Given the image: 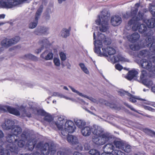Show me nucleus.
<instances>
[{
	"label": "nucleus",
	"mask_w": 155,
	"mask_h": 155,
	"mask_svg": "<svg viewBox=\"0 0 155 155\" xmlns=\"http://www.w3.org/2000/svg\"><path fill=\"white\" fill-rule=\"evenodd\" d=\"M15 136L14 134H10L6 136V141L10 143L7 145L5 150L2 146H0V155H10V152L17 154L18 148L15 143L18 141V140L15 139Z\"/></svg>",
	"instance_id": "f257e3e1"
},
{
	"label": "nucleus",
	"mask_w": 155,
	"mask_h": 155,
	"mask_svg": "<svg viewBox=\"0 0 155 155\" xmlns=\"http://www.w3.org/2000/svg\"><path fill=\"white\" fill-rule=\"evenodd\" d=\"M93 39L94 40V44L95 48L94 52L97 54H100L101 56H103V52H101V49L103 46L102 43L104 45H108L111 44V41L110 39L104 34L100 33L98 37V40H96L95 32L93 33Z\"/></svg>",
	"instance_id": "f03ea898"
},
{
	"label": "nucleus",
	"mask_w": 155,
	"mask_h": 155,
	"mask_svg": "<svg viewBox=\"0 0 155 155\" xmlns=\"http://www.w3.org/2000/svg\"><path fill=\"white\" fill-rule=\"evenodd\" d=\"M36 147L40 150L42 155H54L56 153L55 148L52 144L49 145L48 143L43 144L40 142L36 145Z\"/></svg>",
	"instance_id": "7ed1b4c3"
},
{
	"label": "nucleus",
	"mask_w": 155,
	"mask_h": 155,
	"mask_svg": "<svg viewBox=\"0 0 155 155\" xmlns=\"http://www.w3.org/2000/svg\"><path fill=\"white\" fill-rule=\"evenodd\" d=\"M144 14L139 11L137 16L136 17H133L132 18L129 20L128 22V25L129 26L133 25L132 27V29L134 31L137 30L139 25V21L142 20L143 18Z\"/></svg>",
	"instance_id": "20e7f679"
},
{
	"label": "nucleus",
	"mask_w": 155,
	"mask_h": 155,
	"mask_svg": "<svg viewBox=\"0 0 155 155\" xmlns=\"http://www.w3.org/2000/svg\"><path fill=\"white\" fill-rule=\"evenodd\" d=\"M108 17L106 15H102L101 18L99 16L98 18L95 21L97 25H101L99 27L100 30L101 31L105 32L108 29Z\"/></svg>",
	"instance_id": "39448f33"
},
{
	"label": "nucleus",
	"mask_w": 155,
	"mask_h": 155,
	"mask_svg": "<svg viewBox=\"0 0 155 155\" xmlns=\"http://www.w3.org/2000/svg\"><path fill=\"white\" fill-rule=\"evenodd\" d=\"M111 138L109 134H104L101 137L93 136L92 140L96 144L101 145L105 144Z\"/></svg>",
	"instance_id": "423d86ee"
},
{
	"label": "nucleus",
	"mask_w": 155,
	"mask_h": 155,
	"mask_svg": "<svg viewBox=\"0 0 155 155\" xmlns=\"http://www.w3.org/2000/svg\"><path fill=\"white\" fill-rule=\"evenodd\" d=\"M130 101L132 103H135L138 102L139 103V104L140 105L143 106V108L146 110H148L152 111H153L154 110L151 107L145 105V104H147V102H146L145 99L138 98L137 97H135L134 96H133L131 97H130L129 98Z\"/></svg>",
	"instance_id": "0eeeda50"
},
{
	"label": "nucleus",
	"mask_w": 155,
	"mask_h": 155,
	"mask_svg": "<svg viewBox=\"0 0 155 155\" xmlns=\"http://www.w3.org/2000/svg\"><path fill=\"white\" fill-rule=\"evenodd\" d=\"M8 112L10 114L16 116H19V111L16 109L7 105H0V113Z\"/></svg>",
	"instance_id": "6e6552de"
},
{
	"label": "nucleus",
	"mask_w": 155,
	"mask_h": 155,
	"mask_svg": "<svg viewBox=\"0 0 155 155\" xmlns=\"http://www.w3.org/2000/svg\"><path fill=\"white\" fill-rule=\"evenodd\" d=\"M20 39V38L19 36H15L11 39L5 38L1 41V44L2 47L8 48L16 43Z\"/></svg>",
	"instance_id": "1a4fd4ad"
},
{
	"label": "nucleus",
	"mask_w": 155,
	"mask_h": 155,
	"mask_svg": "<svg viewBox=\"0 0 155 155\" xmlns=\"http://www.w3.org/2000/svg\"><path fill=\"white\" fill-rule=\"evenodd\" d=\"M140 63L141 67L143 68L146 69L150 72L154 73L155 72V66H153L150 61L143 59L140 61Z\"/></svg>",
	"instance_id": "9d476101"
},
{
	"label": "nucleus",
	"mask_w": 155,
	"mask_h": 155,
	"mask_svg": "<svg viewBox=\"0 0 155 155\" xmlns=\"http://www.w3.org/2000/svg\"><path fill=\"white\" fill-rule=\"evenodd\" d=\"M138 30L139 33L144 34L146 36L151 37L150 36L152 35V32L150 29L147 30V27L144 24H140L139 23Z\"/></svg>",
	"instance_id": "9b49d317"
},
{
	"label": "nucleus",
	"mask_w": 155,
	"mask_h": 155,
	"mask_svg": "<svg viewBox=\"0 0 155 155\" xmlns=\"http://www.w3.org/2000/svg\"><path fill=\"white\" fill-rule=\"evenodd\" d=\"M43 5H41L38 9L35 15V22H32L29 24V28H34L37 25L38 23V19L40 16L43 10Z\"/></svg>",
	"instance_id": "f8f14e48"
},
{
	"label": "nucleus",
	"mask_w": 155,
	"mask_h": 155,
	"mask_svg": "<svg viewBox=\"0 0 155 155\" xmlns=\"http://www.w3.org/2000/svg\"><path fill=\"white\" fill-rule=\"evenodd\" d=\"M76 126L74 122L71 120L66 121L65 124V131L68 133H73L76 129Z\"/></svg>",
	"instance_id": "ddd939ff"
},
{
	"label": "nucleus",
	"mask_w": 155,
	"mask_h": 155,
	"mask_svg": "<svg viewBox=\"0 0 155 155\" xmlns=\"http://www.w3.org/2000/svg\"><path fill=\"white\" fill-rule=\"evenodd\" d=\"M147 72L143 70L141 71V74L140 76V80L142 83L146 86L148 87L152 84V82L151 81H148L147 79H144L147 75Z\"/></svg>",
	"instance_id": "4468645a"
},
{
	"label": "nucleus",
	"mask_w": 155,
	"mask_h": 155,
	"mask_svg": "<svg viewBox=\"0 0 155 155\" xmlns=\"http://www.w3.org/2000/svg\"><path fill=\"white\" fill-rule=\"evenodd\" d=\"M110 22L111 25L114 26L119 25L122 22L121 18L118 15L112 16L111 18Z\"/></svg>",
	"instance_id": "2eb2a0df"
},
{
	"label": "nucleus",
	"mask_w": 155,
	"mask_h": 155,
	"mask_svg": "<svg viewBox=\"0 0 155 155\" xmlns=\"http://www.w3.org/2000/svg\"><path fill=\"white\" fill-rule=\"evenodd\" d=\"M103 56L108 57V55H111L114 54L116 52L115 50L112 47H107L106 48H102Z\"/></svg>",
	"instance_id": "dca6fc26"
},
{
	"label": "nucleus",
	"mask_w": 155,
	"mask_h": 155,
	"mask_svg": "<svg viewBox=\"0 0 155 155\" xmlns=\"http://www.w3.org/2000/svg\"><path fill=\"white\" fill-rule=\"evenodd\" d=\"M127 38L129 41L132 43H135L139 40L140 35L138 33L134 32L130 35H127Z\"/></svg>",
	"instance_id": "f3484780"
},
{
	"label": "nucleus",
	"mask_w": 155,
	"mask_h": 155,
	"mask_svg": "<svg viewBox=\"0 0 155 155\" xmlns=\"http://www.w3.org/2000/svg\"><path fill=\"white\" fill-rule=\"evenodd\" d=\"M138 74V72L134 69L128 71L125 78L129 81H131L134 78H136Z\"/></svg>",
	"instance_id": "a211bd4d"
},
{
	"label": "nucleus",
	"mask_w": 155,
	"mask_h": 155,
	"mask_svg": "<svg viewBox=\"0 0 155 155\" xmlns=\"http://www.w3.org/2000/svg\"><path fill=\"white\" fill-rule=\"evenodd\" d=\"M14 123L10 120H5L4 124L2 125V127L4 130H8L12 129L15 126Z\"/></svg>",
	"instance_id": "6ab92c4d"
},
{
	"label": "nucleus",
	"mask_w": 155,
	"mask_h": 155,
	"mask_svg": "<svg viewBox=\"0 0 155 155\" xmlns=\"http://www.w3.org/2000/svg\"><path fill=\"white\" fill-rule=\"evenodd\" d=\"M92 133L94 135V136L101 137L103 134V130L100 127H93L92 128Z\"/></svg>",
	"instance_id": "aec40b11"
},
{
	"label": "nucleus",
	"mask_w": 155,
	"mask_h": 155,
	"mask_svg": "<svg viewBox=\"0 0 155 155\" xmlns=\"http://www.w3.org/2000/svg\"><path fill=\"white\" fill-rule=\"evenodd\" d=\"M148 41L150 42L147 44V46L150 47V49L153 53H155V43L154 42V39L153 37H148Z\"/></svg>",
	"instance_id": "412c9836"
},
{
	"label": "nucleus",
	"mask_w": 155,
	"mask_h": 155,
	"mask_svg": "<svg viewBox=\"0 0 155 155\" xmlns=\"http://www.w3.org/2000/svg\"><path fill=\"white\" fill-rule=\"evenodd\" d=\"M26 0H8L9 8L22 4Z\"/></svg>",
	"instance_id": "4be33fe9"
},
{
	"label": "nucleus",
	"mask_w": 155,
	"mask_h": 155,
	"mask_svg": "<svg viewBox=\"0 0 155 155\" xmlns=\"http://www.w3.org/2000/svg\"><path fill=\"white\" fill-rule=\"evenodd\" d=\"M67 140L69 143L72 145L76 144L78 143V138L72 135H68L67 137Z\"/></svg>",
	"instance_id": "5701e85b"
},
{
	"label": "nucleus",
	"mask_w": 155,
	"mask_h": 155,
	"mask_svg": "<svg viewBox=\"0 0 155 155\" xmlns=\"http://www.w3.org/2000/svg\"><path fill=\"white\" fill-rule=\"evenodd\" d=\"M92 130V128L89 127H85L82 128L81 130L82 134L84 136H88L91 134Z\"/></svg>",
	"instance_id": "b1692460"
},
{
	"label": "nucleus",
	"mask_w": 155,
	"mask_h": 155,
	"mask_svg": "<svg viewBox=\"0 0 155 155\" xmlns=\"http://www.w3.org/2000/svg\"><path fill=\"white\" fill-rule=\"evenodd\" d=\"M114 147L111 143H107L105 145L103 148L104 152L112 153L114 150Z\"/></svg>",
	"instance_id": "393cba45"
},
{
	"label": "nucleus",
	"mask_w": 155,
	"mask_h": 155,
	"mask_svg": "<svg viewBox=\"0 0 155 155\" xmlns=\"http://www.w3.org/2000/svg\"><path fill=\"white\" fill-rule=\"evenodd\" d=\"M11 131L15 136H17L21 133L22 129L20 127L15 125L12 129Z\"/></svg>",
	"instance_id": "a878e982"
},
{
	"label": "nucleus",
	"mask_w": 155,
	"mask_h": 155,
	"mask_svg": "<svg viewBox=\"0 0 155 155\" xmlns=\"http://www.w3.org/2000/svg\"><path fill=\"white\" fill-rule=\"evenodd\" d=\"M150 55V52L147 49L142 50L140 51L138 54V55L140 58H144L147 57Z\"/></svg>",
	"instance_id": "bb28decb"
},
{
	"label": "nucleus",
	"mask_w": 155,
	"mask_h": 155,
	"mask_svg": "<svg viewBox=\"0 0 155 155\" xmlns=\"http://www.w3.org/2000/svg\"><path fill=\"white\" fill-rule=\"evenodd\" d=\"M48 29L44 27H41L39 28L36 29L35 31V34L37 35L39 34H46Z\"/></svg>",
	"instance_id": "cd10ccee"
},
{
	"label": "nucleus",
	"mask_w": 155,
	"mask_h": 155,
	"mask_svg": "<svg viewBox=\"0 0 155 155\" xmlns=\"http://www.w3.org/2000/svg\"><path fill=\"white\" fill-rule=\"evenodd\" d=\"M71 30V27H70L68 29L63 28L61 31V35L63 38H67L70 35V32Z\"/></svg>",
	"instance_id": "c85d7f7f"
},
{
	"label": "nucleus",
	"mask_w": 155,
	"mask_h": 155,
	"mask_svg": "<svg viewBox=\"0 0 155 155\" xmlns=\"http://www.w3.org/2000/svg\"><path fill=\"white\" fill-rule=\"evenodd\" d=\"M146 24L149 28H153L155 27V20L153 18L147 20L146 22Z\"/></svg>",
	"instance_id": "c756f323"
},
{
	"label": "nucleus",
	"mask_w": 155,
	"mask_h": 155,
	"mask_svg": "<svg viewBox=\"0 0 155 155\" xmlns=\"http://www.w3.org/2000/svg\"><path fill=\"white\" fill-rule=\"evenodd\" d=\"M46 51L43 52L41 55V57L45 59V60H48L52 59L53 57V54L52 52L49 53L45 57L44 54Z\"/></svg>",
	"instance_id": "7c9ffc66"
},
{
	"label": "nucleus",
	"mask_w": 155,
	"mask_h": 155,
	"mask_svg": "<svg viewBox=\"0 0 155 155\" xmlns=\"http://www.w3.org/2000/svg\"><path fill=\"white\" fill-rule=\"evenodd\" d=\"M26 146L28 148L29 150H32L35 147V144L32 140L29 139L28 140L26 144Z\"/></svg>",
	"instance_id": "2f4dec72"
},
{
	"label": "nucleus",
	"mask_w": 155,
	"mask_h": 155,
	"mask_svg": "<svg viewBox=\"0 0 155 155\" xmlns=\"http://www.w3.org/2000/svg\"><path fill=\"white\" fill-rule=\"evenodd\" d=\"M114 144L116 148L122 150L124 143L121 141H114Z\"/></svg>",
	"instance_id": "473e14b6"
},
{
	"label": "nucleus",
	"mask_w": 155,
	"mask_h": 155,
	"mask_svg": "<svg viewBox=\"0 0 155 155\" xmlns=\"http://www.w3.org/2000/svg\"><path fill=\"white\" fill-rule=\"evenodd\" d=\"M0 7L2 8H9L8 0H7L6 1L0 0Z\"/></svg>",
	"instance_id": "72a5a7b5"
},
{
	"label": "nucleus",
	"mask_w": 155,
	"mask_h": 155,
	"mask_svg": "<svg viewBox=\"0 0 155 155\" xmlns=\"http://www.w3.org/2000/svg\"><path fill=\"white\" fill-rule=\"evenodd\" d=\"M44 119L45 121L50 123L53 121L54 120V118L52 116L48 113H47L44 116Z\"/></svg>",
	"instance_id": "f704fd0d"
},
{
	"label": "nucleus",
	"mask_w": 155,
	"mask_h": 155,
	"mask_svg": "<svg viewBox=\"0 0 155 155\" xmlns=\"http://www.w3.org/2000/svg\"><path fill=\"white\" fill-rule=\"evenodd\" d=\"M122 150L127 153H130L131 150V147L129 145L124 143Z\"/></svg>",
	"instance_id": "c9c22d12"
},
{
	"label": "nucleus",
	"mask_w": 155,
	"mask_h": 155,
	"mask_svg": "<svg viewBox=\"0 0 155 155\" xmlns=\"http://www.w3.org/2000/svg\"><path fill=\"white\" fill-rule=\"evenodd\" d=\"M24 58L25 59H31L34 61L38 60V58L36 57L31 54H25V55Z\"/></svg>",
	"instance_id": "e433bc0d"
},
{
	"label": "nucleus",
	"mask_w": 155,
	"mask_h": 155,
	"mask_svg": "<svg viewBox=\"0 0 155 155\" xmlns=\"http://www.w3.org/2000/svg\"><path fill=\"white\" fill-rule=\"evenodd\" d=\"M29 136V133L26 131L24 130L21 135V137L23 140H26L27 139Z\"/></svg>",
	"instance_id": "4c0bfd02"
},
{
	"label": "nucleus",
	"mask_w": 155,
	"mask_h": 155,
	"mask_svg": "<svg viewBox=\"0 0 155 155\" xmlns=\"http://www.w3.org/2000/svg\"><path fill=\"white\" fill-rule=\"evenodd\" d=\"M143 131L145 133L150 135L152 137H155V132L148 128H145L143 129Z\"/></svg>",
	"instance_id": "58836bf2"
},
{
	"label": "nucleus",
	"mask_w": 155,
	"mask_h": 155,
	"mask_svg": "<svg viewBox=\"0 0 155 155\" xmlns=\"http://www.w3.org/2000/svg\"><path fill=\"white\" fill-rule=\"evenodd\" d=\"M130 49L133 51H137L140 49V47L137 44H130L129 45Z\"/></svg>",
	"instance_id": "ea45409f"
},
{
	"label": "nucleus",
	"mask_w": 155,
	"mask_h": 155,
	"mask_svg": "<svg viewBox=\"0 0 155 155\" xmlns=\"http://www.w3.org/2000/svg\"><path fill=\"white\" fill-rule=\"evenodd\" d=\"M149 10L153 17H155V5H150Z\"/></svg>",
	"instance_id": "a19ab883"
},
{
	"label": "nucleus",
	"mask_w": 155,
	"mask_h": 155,
	"mask_svg": "<svg viewBox=\"0 0 155 155\" xmlns=\"http://www.w3.org/2000/svg\"><path fill=\"white\" fill-rule=\"evenodd\" d=\"M79 65L81 67V70L86 74H88L89 71L87 68L85 66L84 64L83 63H80L79 64Z\"/></svg>",
	"instance_id": "79ce46f5"
},
{
	"label": "nucleus",
	"mask_w": 155,
	"mask_h": 155,
	"mask_svg": "<svg viewBox=\"0 0 155 155\" xmlns=\"http://www.w3.org/2000/svg\"><path fill=\"white\" fill-rule=\"evenodd\" d=\"M89 153L91 155H100L99 152L94 149H91L89 151Z\"/></svg>",
	"instance_id": "37998d69"
},
{
	"label": "nucleus",
	"mask_w": 155,
	"mask_h": 155,
	"mask_svg": "<svg viewBox=\"0 0 155 155\" xmlns=\"http://www.w3.org/2000/svg\"><path fill=\"white\" fill-rule=\"evenodd\" d=\"M76 125L79 128H81L85 125V124L81 120H77L76 122Z\"/></svg>",
	"instance_id": "c03bdc74"
},
{
	"label": "nucleus",
	"mask_w": 155,
	"mask_h": 155,
	"mask_svg": "<svg viewBox=\"0 0 155 155\" xmlns=\"http://www.w3.org/2000/svg\"><path fill=\"white\" fill-rule=\"evenodd\" d=\"M18 142V145L20 147H23L25 145V142L24 140H20Z\"/></svg>",
	"instance_id": "a18cd8bd"
},
{
	"label": "nucleus",
	"mask_w": 155,
	"mask_h": 155,
	"mask_svg": "<svg viewBox=\"0 0 155 155\" xmlns=\"http://www.w3.org/2000/svg\"><path fill=\"white\" fill-rule=\"evenodd\" d=\"M61 59L62 61H64L66 59V54L63 52H61L59 54Z\"/></svg>",
	"instance_id": "49530a36"
},
{
	"label": "nucleus",
	"mask_w": 155,
	"mask_h": 155,
	"mask_svg": "<svg viewBox=\"0 0 155 155\" xmlns=\"http://www.w3.org/2000/svg\"><path fill=\"white\" fill-rule=\"evenodd\" d=\"M23 110V113L26 114V116L28 117H31V114L30 113H27V111L25 108L23 107H20V110Z\"/></svg>",
	"instance_id": "de8ad7c7"
},
{
	"label": "nucleus",
	"mask_w": 155,
	"mask_h": 155,
	"mask_svg": "<svg viewBox=\"0 0 155 155\" xmlns=\"http://www.w3.org/2000/svg\"><path fill=\"white\" fill-rule=\"evenodd\" d=\"M37 112L38 114L42 116H44L47 113L43 110L42 109H39L37 110Z\"/></svg>",
	"instance_id": "09e8293b"
},
{
	"label": "nucleus",
	"mask_w": 155,
	"mask_h": 155,
	"mask_svg": "<svg viewBox=\"0 0 155 155\" xmlns=\"http://www.w3.org/2000/svg\"><path fill=\"white\" fill-rule=\"evenodd\" d=\"M120 56H114L112 58L111 60L113 61L114 62V63L118 62L120 60Z\"/></svg>",
	"instance_id": "8fccbe9b"
},
{
	"label": "nucleus",
	"mask_w": 155,
	"mask_h": 155,
	"mask_svg": "<svg viewBox=\"0 0 155 155\" xmlns=\"http://www.w3.org/2000/svg\"><path fill=\"white\" fill-rule=\"evenodd\" d=\"M54 62L55 65L57 66H59L60 65V61L59 58H54Z\"/></svg>",
	"instance_id": "3c124183"
},
{
	"label": "nucleus",
	"mask_w": 155,
	"mask_h": 155,
	"mask_svg": "<svg viewBox=\"0 0 155 155\" xmlns=\"http://www.w3.org/2000/svg\"><path fill=\"white\" fill-rule=\"evenodd\" d=\"M114 155H125L124 152H122L119 150H115L114 151Z\"/></svg>",
	"instance_id": "603ef678"
},
{
	"label": "nucleus",
	"mask_w": 155,
	"mask_h": 155,
	"mask_svg": "<svg viewBox=\"0 0 155 155\" xmlns=\"http://www.w3.org/2000/svg\"><path fill=\"white\" fill-rule=\"evenodd\" d=\"M124 104L127 107L130 109L131 110L135 112H137V111L132 106L129 105L127 103H124Z\"/></svg>",
	"instance_id": "864d4df0"
},
{
	"label": "nucleus",
	"mask_w": 155,
	"mask_h": 155,
	"mask_svg": "<svg viewBox=\"0 0 155 155\" xmlns=\"http://www.w3.org/2000/svg\"><path fill=\"white\" fill-rule=\"evenodd\" d=\"M138 10V8H135L131 12L132 16L133 17H135L136 16Z\"/></svg>",
	"instance_id": "5fc2aeb1"
},
{
	"label": "nucleus",
	"mask_w": 155,
	"mask_h": 155,
	"mask_svg": "<svg viewBox=\"0 0 155 155\" xmlns=\"http://www.w3.org/2000/svg\"><path fill=\"white\" fill-rule=\"evenodd\" d=\"M54 124L57 127L58 130H61L63 129L62 126L60 124L58 123L57 122H54Z\"/></svg>",
	"instance_id": "6e6d98bb"
},
{
	"label": "nucleus",
	"mask_w": 155,
	"mask_h": 155,
	"mask_svg": "<svg viewBox=\"0 0 155 155\" xmlns=\"http://www.w3.org/2000/svg\"><path fill=\"white\" fill-rule=\"evenodd\" d=\"M115 68L116 69L119 71L121 70L122 68L123 67L119 64H118L115 65Z\"/></svg>",
	"instance_id": "4d7b16f0"
},
{
	"label": "nucleus",
	"mask_w": 155,
	"mask_h": 155,
	"mask_svg": "<svg viewBox=\"0 0 155 155\" xmlns=\"http://www.w3.org/2000/svg\"><path fill=\"white\" fill-rule=\"evenodd\" d=\"M70 87L72 91L78 94L80 96L82 95V94L81 93L79 92L78 91L76 90L74 88H73L72 87Z\"/></svg>",
	"instance_id": "13d9d810"
},
{
	"label": "nucleus",
	"mask_w": 155,
	"mask_h": 155,
	"mask_svg": "<svg viewBox=\"0 0 155 155\" xmlns=\"http://www.w3.org/2000/svg\"><path fill=\"white\" fill-rule=\"evenodd\" d=\"M57 154V155H69L68 154L61 151H58Z\"/></svg>",
	"instance_id": "bf43d9fd"
},
{
	"label": "nucleus",
	"mask_w": 155,
	"mask_h": 155,
	"mask_svg": "<svg viewBox=\"0 0 155 155\" xmlns=\"http://www.w3.org/2000/svg\"><path fill=\"white\" fill-rule=\"evenodd\" d=\"M126 91H120L118 92L119 95L121 96H124L126 94Z\"/></svg>",
	"instance_id": "052dcab7"
},
{
	"label": "nucleus",
	"mask_w": 155,
	"mask_h": 155,
	"mask_svg": "<svg viewBox=\"0 0 155 155\" xmlns=\"http://www.w3.org/2000/svg\"><path fill=\"white\" fill-rule=\"evenodd\" d=\"M61 130V134L64 136H66L68 134V133L67 131H65V128L64 130Z\"/></svg>",
	"instance_id": "680f3d73"
},
{
	"label": "nucleus",
	"mask_w": 155,
	"mask_h": 155,
	"mask_svg": "<svg viewBox=\"0 0 155 155\" xmlns=\"http://www.w3.org/2000/svg\"><path fill=\"white\" fill-rule=\"evenodd\" d=\"M44 48V46L42 45L40 48H39L37 50V51H36V53L37 54H38L42 50H43Z\"/></svg>",
	"instance_id": "e2e57ef3"
},
{
	"label": "nucleus",
	"mask_w": 155,
	"mask_h": 155,
	"mask_svg": "<svg viewBox=\"0 0 155 155\" xmlns=\"http://www.w3.org/2000/svg\"><path fill=\"white\" fill-rule=\"evenodd\" d=\"M101 155H114L113 154L111 153H108L107 152H104L102 153Z\"/></svg>",
	"instance_id": "0e129e2a"
},
{
	"label": "nucleus",
	"mask_w": 155,
	"mask_h": 155,
	"mask_svg": "<svg viewBox=\"0 0 155 155\" xmlns=\"http://www.w3.org/2000/svg\"><path fill=\"white\" fill-rule=\"evenodd\" d=\"M4 137V134L3 132L0 130V139L3 138Z\"/></svg>",
	"instance_id": "69168bd1"
},
{
	"label": "nucleus",
	"mask_w": 155,
	"mask_h": 155,
	"mask_svg": "<svg viewBox=\"0 0 155 155\" xmlns=\"http://www.w3.org/2000/svg\"><path fill=\"white\" fill-rule=\"evenodd\" d=\"M42 154H40V153L36 151L35 152L33 153H31V155H42Z\"/></svg>",
	"instance_id": "338daca9"
},
{
	"label": "nucleus",
	"mask_w": 155,
	"mask_h": 155,
	"mask_svg": "<svg viewBox=\"0 0 155 155\" xmlns=\"http://www.w3.org/2000/svg\"><path fill=\"white\" fill-rule=\"evenodd\" d=\"M73 155H81V153L78 152H74V153Z\"/></svg>",
	"instance_id": "774afa93"
}]
</instances>
